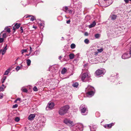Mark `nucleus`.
Returning <instances> with one entry per match:
<instances>
[{"mask_svg": "<svg viewBox=\"0 0 131 131\" xmlns=\"http://www.w3.org/2000/svg\"><path fill=\"white\" fill-rule=\"evenodd\" d=\"M105 72V71L104 69H99L97 70L95 72V74L97 75H99L101 74H104Z\"/></svg>", "mask_w": 131, "mask_h": 131, "instance_id": "20e7f679", "label": "nucleus"}, {"mask_svg": "<svg viewBox=\"0 0 131 131\" xmlns=\"http://www.w3.org/2000/svg\"><path fill=\"white\" fill-rule=\"evenodd\" d=\"M40 26H43V24L42 23H41V24H40Z\"/></svg>", "mask_w": 131, "mask_h": 131, "instance_id": "603ef678", "label": "nucleus"}, {"mask_svg": "<svg viewBox=\"0 0 131 131\" xmlns=\"http://www.w3.org/2000/svg\"><path fill=\"white\" fill-rule=\"evenodd\" d=\"M21 90L24 92H27V90L25 88H22Z\"/></svg>", "mask_w": 131, "mask_h": 131, "instance_id": "a878e982", "label": "nucleus"}, {"mask_svg": "<svg viewBox=\"0 0 131 131\" xmlns=\"http://www.w3.org/2000/svg\"><path fill=\"white\" fill-rule=\"evenodd\" d=\"M100 36V34H97L95 35V37L96 38H99Z\"/></svg>", "mask_w": 131, "mask_h": 131, "instance_id": "b1692460", "label": "nucleus"}, {"mask_svg": "<svg viewBox=\"0 0 131 131\" xmlns=\"http://www.w3.org/2000/svg\"><path fill=\"white\" fill-rule=\"evenodd\" d=\"M129 53H130L129 54L130 55V56H131V48H130V51Z\"/></svg>", "mask_w": 131, "mask_h": 131, "instance_id": "3c124183", "label": "nucleus"}, {"mask_svg": "<svg viewBox=\"0 0 131 131\" xmlns=\"http://www.w3.org/2000/svg\"><path fill=\"white\" fill-rule=\"evenodd\" d=\"M126 3H128L129 2V0H124Z\"/></svg>", "mask_w": 131, "mask_h": 131, "instance_id": "79ce46f5", "label": "nucleus"}, {"mask_svg": "<svg viewBox=\"0 0 131 131\" xmlns=\"http://www.w3.org/2000/svg\"><path fill=\"white\" fill-rule=\"evenodd\" d=\"M28 66H29L31 63V61L30 59H28L26 60Z\"/></svg>", "mask_w": 131, "mask_h": 131, "instance_id": "6ab92c4d", "label": "nucleus"}, {"mask_svg": "<svg viewBox=\"0 0 131 131\" xmlns=\"http://www.w3.org/2000/svg\"><path fill=\"white\" fill-rule=\"evenodd\" d=\"M9 71H10V70L9 69H7L5 72L4 75H7L9 73Z\"/></svg>", "mask_w": 131, "mask_h": 131, "instance_id": "4be33fe9", "label": "nucleus"}, {"mask_svg": "<svg viewBox=\"0 0 131 131\" xmlns=\"http://www.w3.org/2000/svg\"><path fill=\"white\" fill-rule=\"evenodd\" d=\"M70 22V20H69L67 21V23L68 24H69Z\"/></svg>", "mask_w": 131, "mask_h": 131, "instance_id": "37998d69", "label": "nucleus"}, {"mask_svg": "<svg viewBox=\"0 0 131 131\" xmlns=\"http://www.w3.org/2000/svg\"><path fill=\"white\" fill-rule=\"evenodd\" d=\"M4 95L3 93H0V98L1 99H2Z\"/></svg>", "mask_w": 131, "mask_h": 131, "instance_id": "58836bf2", "label": "nucleus"}, {"mask_svg": "<svg viewBox=\"0 0 131 131\" xmlns=\"http://www.w3.org/2000/svg\"><path fill=\"white\" fill-rule=\"evenodd\" d=\"M39 50H37L36 51H35L34 52V54H31V56H33L34 55H37L38 54H39Z\"/></svg>", "mask_w": 131, "mask_h": 131, "instance_id": "4468645a", "label": "nucleus"}, {"mask_svg": "<svg viewBox=\"0 0 131 131\" xmlns=\"http://www.w3.org/2000/svg\"><path fill=\"white\" fill-rule=\"evenodd\" d=\"M63 122L65 124L70 127H72L74 125L73 122L69 119L66 118L64 120Z\"/></svg>", "mask_w": 131, "mask_h": 131, "instance_id": "f03ea898", "label": "nucleus"}, {"mask_svg": "<svg viewBox=\"0 0 131 131\" xmlns=\"http://www.w3.org/2000/svg\"><path fill=\"white\" fill-rule=\"evenodd\" d=\"M87 94L89 95L92 96L94 94V92L93 91H88Z\"/></svg>", "mask_w": 131, "mask_h": 131, "instance_id": "ddd939ff", "label": "nucleus"}, {"mask_svg": "<svg viewBox=\"0 0 131 131\" xmlns=\"http://www.w3.org/2000/svg\"><path fill=\"white\" fill-rule=\"evenodd\" d=\"M31 17L30 18V20L32 21H33L35 19V17L34 16L31 15Z\"/></svg>", "mask_w": 131, "mask_h": 131, "instance_id": "c85d7f7f", "label": "nucleus"}, {"mask_svg": "<svg viewBox=\"0 0 131 131\" xmlns=\"http://www.w3.org/2000/svg\"><path fill=\"white\" fill-rule=\"evenodd\" d=\"M33 27L34 28H35V29H36L37 28V27H35V26H33Z\"/></svg>", "mask_w": 131, "mask_h": 131, "instance_id": "5fc2aeb1", "label": "nucleus"}, {"mask_svg": "<svg viewBox=\"0 0 131 131\" xmlns=\"http://www.w3.org/2000/svg\"><path fill=\"white\" fill-rule=\"evenodd\" d=\"M84 42L85 43L88 44L89 43V40L88 39H86L84 40Z\"/></svg>", "mask_w": 131, "mask_h": 131, "instance_id": "bb28decb", "label": "nucleus"}, {"mask_svg": "<svg viewBox=\"0 0 131 131\" xmlns=\"http://www.w3.org/2000/svg\"><path fill=\"white\" fill-rule=\"evenodd\" d=\"M90 77L88 73H85L82 75L81 79L83 81H85L88 80V78Z\"/></svg>", "mask_w": 131, "mask_h": 131, "instance_id": "7ed1b4c3", "label": "nucleus"}, {"mask_svg": "<svg viewBox=\"0 0 131 131\" xmlns=\"http://www.w3.org/2000/svg\"><path fill=\"white\" fill-rule=\"evenodd\" d=\"M14 26L16 29H18L20 25L19 24H18L17 23H16L15 24Z\"/></svg>", "mask_w": 131, "mask_h": 131, "instance_id": "5701e85b", "label": "nucleus"}, {"mask_svg": "<svg viewBox=\"0 0 131 131\" xmlns=\"http://www.w3.org/2000/svg\"><path fill=\"white\" fill-rule=\"evenodd\" d=\"M91 131H95V126H90Z\"/></svg>", "mask_w": 131, "mask_h": 131, "instance_id": "f8f14e48", "label": "nucleus"}, {"mask_svg": "<svg viewBox=\"0 0 131 131\" xmlns=\"http://www.w3.org/2000/svg\"><path fill=\"white\" fill-rule=\"evenodd\" d=\"M21 102V99L20 98H18L14 102L15 103H20Z\"/></svg>", "mask_w": 131, "mask_h": 131, "instance_id": "9d476101", "label": "nucleus"}, {"mask_svg": "<svg viewBox=\"0 0 131 131\" xmlns=\"http://www.w3.org/2000/svg\"><path fill=\"white\" fill-rule=\"evenodd\" d=\"M30 53H29V54H26V56H29V55H30Z\"/></svg>", "mask_w": 131, "mask_h": 131, "instance_id": "6e6d98bb", "label": "nucleus"}, {"mask_svg": "<svg viewBox=\"0 0 131 131\" xmlns=\"http://www.w3.org/2000/svg\"><path fill=\"white\" fill-rule=\"evenodd\" d=\"M84 35L85 36H88V33L87 32H85L84 33Z\"/></svg>", "mask_w": 131, "mask_h": 131, "instance_id": "c03bdc74", "label": "nucleus"}, {"mask_svg": "<svg viewBox=\"0 0 131 131\" xmlns=\"http://www.w3.org/2000/svg\"><path fill=\"white\" fill-rule=\"evenodd\" d=\"M104 127L105 128H107V125H105L104 126Z\"/></svg>", "mask_w": 131, "mask_h": 131, "instance_id": "8fccbe9b", "label": "nucleus"}, {"mask_svg": "<svg viewBox=\"0 0 131 131\" xmlns=\"http://www.w3.org/2000/svg\"><path fill=\"white\" fill-rule=\"evenodd\" d=\"M67 70L66 69L64 68L62 70L61 73L63 74H64L67 71Z\"/></svg>", "mask_w": 131, "mask_h": 131, "instance_id": "f3484780", "label": "nucleus"}, {"mask_svg": "<svg viewBox=\"0 0 131 131\" xmlns=\"http://www.w3.org/2000/svg\"><path fill=\"white\" fill-rule=\"evenodd\" d=\"M31 15H27L26 16H25V17H26V18H27L28 17H31Z\"/></svg>", "mask_w": 131, "mask_h": 131, "instance_id": "a19ab883", "label": "nucleus"}, {"mask_svg": "<svg viewBox=\"0 0 131 131\" xmlns=\"http://www.w3.org/2000/svg\"><path fill=\"white\" fill-rule=\"evenodd\" d=\"M33 90L35 91H37L38 90L36 86H34L33 88Z\"/></svg>", "mask_w": 131, "mask_h": 131, "instance_id": "72a5a7b5", "label": "nucleus"}, {"mask_svg": "<svg viewBox=\"0 0 131 131\" xmlns=\"http://www.w3.org/2000/svg\"><path fill=\"white\" fill-rule=\"evenodd\" d=\"M81 110V112L82 114L85 113H87L88 111L87 107H83Z\"/></svg>", "mask_w": 131, "mask_h": 131, "instance_id": "6e6552de", "label": "nucleus"}, {"mask_svg": "<svg viewBox=\"0 0 131 131\" xmlns=\"http://www.w3.org/2000/svg\"><path fill=\"white\" fill-rule=\"evenodd\" d=\"M20 30L21 31V33H22L23 32V29L22 28V27H21L20 28Z\"/></svg>", "mask_w": 131, "mask_h": 131, "instance_id": "de8ad7c7", "label": "nucleus"}, {"mask_svg": "<svg viewBox=\"0 0 131 131\" xmlns=\"http://www.w3.org/2000/svg\"><path fill=\"white\" fill-rule=\"evenodd\" d=\"M30 50H29V53L30 54L32 51V48L31 47V46H29ZM33 49V48H32Z\"/></svg>", "mask_w": 131, "mask_h": 131, "instance_id": "7c9ffc66", "label": "nucleus"}, {"mask_svg": "<svg viewBox=\"0 0 131 131\" xmlns=\"http://www.w3.org/2000/svg\"><path fill=\"white\" fill-rule=\"evenodd\" d=\"M68 8L67 7H64L63 8V10H64V9L65 10V12H66V11L68 10Z\"/></svg>", "mask_w": 131, "mask_h": 131, "instance_id": "2f4dec72", "label": "nucleus"}, {"mask_svg": "<svg viewBox=\"0 0 131 131\" xmlns=\"http://www.w3.org/2000/svg\"><path fill=\"white\" fill-rule=\"evenodd\" d=\"M6 31L7 32L9 33H10V28H7L6 29Z\"/></svg>", "mask_w": 131, "mask_h": 131, "instance_id": "473e14b6", "label": "nucleus"}, {"mask_svg": "<svg viewBox=\"0 0 131 131\" xmlns=\"http://www.w3.org/2000/svg\"><path fill=\"white\" fill-rule=\"evenodd\" d=\"M5 88V87L4 85L3 84L2 86L0 87V91H3L4 89Z\"/></svg>", "mask_w": 131, "mask_h": 131, "instance_id": "dca6fc26", "label": "nucleus"}, {"mask_svg": "<svg viewBox=\"0 0 131 131\" xmlns=\"http://www.w3.org/2000/svg\"><path fill=\"white\" fill-rule=\"evenodd\" d=\"M78 85L79 84L78 83L75 82L73 83L72 85L74 87L77 88L78 86Z\"/></svg>", "mask_w": 131, "mask_h": 131, "instance_id": "a211bd4d", "label": "nucleus"}, {"mask_svg": "<svg viewBox=\"0 0 131 131\" xmlns=\"http://www.w3.org/2000/svg\"><path fill=\"white\" fill-rule=\"evenodd\" d=\"M116 16L115 15H113L111 17V18L112 19L114 20L116 18Z\"/></svg>", "mask_w": 131, "mask_h": 131, "instance_id": "412c9836", "label": "nucleus"}, {"mask_svg": "<svg viewBox=\"0 0 131 131\" xmlns=\"http://www.w3.org/2000/svg\"><path fill=\"white\" fill-rule=\"evenodd\" d=\"M94 88L93 87L90 86L88 85L86 89V91L87 92L93 91Z\"/></svg>", "mask_w": 131, "mask_h": 131, "instance_id": "0eeeda50", "label": "nucleus"}, {"mask_svg": "<svg viewBox=\"0 0 131 131\" xmlns=\"http://www.w3.org/2000/svg\"><path fill=\"white\" fill-rule=\"evenodd\" d=\"M69 108V106L66 105L61 107L59 111V113L61 115H64L67 112Z\"/></svg>", "mask_w": 131, "mask_h": 131, "instance_id": "f257e3e1", "label": "nucleus"}, {"mask_svg": "<svg viewBox=\"0 0 131 131\" xmlns=\"http://www.w3.org/2000/svg\"><path fill=\"white\" fill-rule=\"evenodd\" d=\"M97 50L98 52H101L103 51V49L102 48H101L100 49H98Z\"/></svg>", "mask_w": 131, "mask_h": 131, "instance_id": "c756f323", "label": "nucleus"}, {"mask_svg": "<svg viewBox=\"0 0 131 131\" xmlns=\"http://www.w3.org/2000/svg\"><path fill=\"white\" fill-rule=\"evenodd\" d=\"M16 28L14 26L13 27V30H16Z\"/></svg>", "mask_w": 131, "mask_h": 131, "instance_id": "09e8293b", "label": "nucleus"}, {"mask_svg": "<svg viewBox=\"0 0 131 131\" xmlns=\"http://www.w3.org/2000/svg\"><path fill=\"white\" fill-rule=\"evenodd\" d=\"M48 106L46 107V109L47 110H51L54 107V103H50L48 104Z\"/></svg>", "mask_w": 131, "mask_h": 131, "instance_id": "39448f33", "label": "nucleus"}, {"mask_svg": "<svg viewBox=\"0 0 131 131\" xmlns=\"http://www.w3.org/2000/svg\"><path fill=\"white\" fill-rule=\"evenodd\" d=\"M96 24L95 21H94L93 22L92 24H91L90 25H89V28H91L94 27L96 25Z\"/></svg>", "mask_w": 131, "mask_h": 131, "instance_id": "9b49d317", "label": "nucleus"}, {"mask_svg": "<svg viewBox=\"0 0 131 131\" xmlns=\"http://www.w3.org/2000/svg\"><path fill=\"white\" fill-rule=\"evenodd\" d=\"M4 39L3 38H0V43H2L3 42Z\"/></svg>", "mask_w": 131, "mask_h": 131, "instance_id": "ea45409f", "label": "nucleus"}, {"mask_svg": "<svg viewBox=\"0 0 131 131\" xmlns=\"http://www.w3.org/2000/svg\"><path fill=\"white\" fill-rule=\"evenodd\" d=\"M15 121L16 122H18L19 120V118L18 117H16L15 118Z\"/></svg>", "mask_w": 131, "mask_h": 131, "instance_id": "e433bc0d", "label": "nucleus"}, {"mask_svg": "<svg viewBox=\"0 0 131 131\" xmlns=\"http://www.w3.org/2000/svg\"><path fill=\"white\" fill-rule=\"evenodd\" d=\"M20 67H18H18H17L16 68V70L17 71H18L20 69Z\"/></svg>", "mask_w": 131, "mask_h": 131, "instance_id": "4c0bfd02", "label": "nucleus"}, {"mask_svg": "<svg viewBox=\"0 0 131 131\" xmlns=\"http://www.w3.org/2000/svg\"><path fill=\"white\" fill-rule=\"evenodd\" d=\"M79 125H80L81 127H82V125H81V124H80L79 125H78V126H79Z\"/></svg>", "mask_w": 131, "mask_h": 131, "instance_id": "4d7b16f0", "label": "nucleus"}, {"mask_svg": "<svg viewBox=\"0 0 131 131\" xmlns=\"http://www.w3.org/2000/svg\"><path fill=\"white\" fill-rule=\"evenodd\" d=\"M75 47V45L74 43H72L71 45V49H73Z\"/></svg>", "mask_w": 131, "mask_h": 131, "instance_id": "393cba45", "label": "nucleus"}, {"mask_svg": "<svg viewBox=\"0 0 131 131\" xmlns=\"http://www.w3.org/2000/svg\"><path fill=\"white\" fill-rule=\"evenodd\" d=\"M62 57L60 56V57H59V59L60 60V59H61V58Z\"/></svg>", "mask_w": 131, "mask_h": 131, "instance_id": "864d4df0", "label": "nucleus"}, {"mask_svg": "<svg viewBox=\"0 0 131 131\" xmlns=\"http://www.w3.org/2000/svg\"><path fill=\"white\" fill-rule=\"evenodd\" d=\"M114 124L113 123H112L111 124H107V128H110L112 126L114 125Z\"/></svg>", "mask_w": 131, "mask_h": 131, "instance_id": "aec40b11", "label": "nucleus"}, {"mask_svg": "<svg viewBox=\"0 0 131 131\" xmlns=\"http://www.w3.org/2000/svg\"><path fill=\"white\" fill-rule=\"evenodd\" d=\"M18 106V105L17 104H15L13 106V108H15L17 107Z\"/></svg>", "mask_w": 131, "mask_h": 131, "instance_id": "c9c22d12", "label": "nucleus"}, {"mask_svg": "<svg viewBox=\"0 0 131 131\" xmlns=\"http://www.w3.org/2000/svg\"><path fill=\"white\" fill-rule=\"evenodd\" d=\"M6 78V77H5V78H4V79H3V81L2 82V83H3L5 81Z\"/></svg>", "mask_w": 131, "mask_h": 131, "instance_id": "49530a36", "label": "nucleus"}, {"mask_svg": "<svg viewBox=\"0 0 131 131\" xmlns=\"http://www.w3.org/2000/svg\"><path fill=\"white\" fill-rule=\"evenodd\" d=\"M2 37L3 38H6L7 37V35H6V33L4 34L3 35Z\"/></svg>", "mask_w": 131, "mask_h": 131, "instance_id": "f704fd0d", "label": "nucleus"}, {"mask_svg": "<svg viewBox=\"0 0 131 131\" xmlns=\"http://www.w3.org/2000/svg\"><path fill=\"white\" fill-rule=\"evenodd\" d=\"M129 1H131V0H129Z\"/></svg>", "mask_w": 131, "mask_h": 131, "instance_id": "13d9d810", "label": "nucleus"}, {"mask_svg": "<svg viewBox=\"0 0 131 131\" xmlns=\"http://www.w3.org/2000/svg\"><path fill=\"white\" fill-rule=\"evenodd\" d=\"M69 57L70 59H72L74 58V54L73 53H71L69 54Z\"/></svg>", "mask_w": 131, "mask_h": 131, "instance_id": "2eb2a0df", "label": "nucleus"}, {"mask_svg": "<svg viewBox=\"0 0 131 131\" xmlns=\"http://www.w3.org/2000/svg\"><path fill=\"white\" fill-rule=\"evenodd\" d=\"M35 116V114H31L29 116L28 119L29 120H32L34 119Z\"/></svg>", "mask_w": 131, "mask_h": 131, "instance_id": "1a4fd4ad", "label": "nucleus"}, {"mask_svg": "<svg viewBox=\"0 0 131 131\" xmlns=\"http://www.w3.org/2000/svg\"><path fill=\"white\" fill-rule=\"evenodd\" d=\"M130 57L128 53H126L124 54L122 56V58L123 59H126Z\"/></svg>", "mask_w": 131, "mask_h": 131, "instance_id": "423d86ee", "label": "nucleus"}, {"mask_svg": "<svg viewBox=\"0 0 131 131\" xmlns=\"http://www.w3.org/2000/svg\"><path fill=\"white\" fill-rule=\"evenodd\" d=\"M27 49H23L21 51V53L22 54H23L25 52H27Z\"/></svg>", "mask_w": 131, "mask_h": 131, "instance_id": "cd10ccee", "label": "nucleus"}, {"mask_svg": "<svg viewBox=\"0 0 131 131\" xmlns=\"http://www.w3.org/2000/svg\"><path fill=\"white\" fill-rule=\"evenodd\" d=\"M98 52H94V54L95 55H97L98 53Z\"/></svg>", "mask_w": 131, "mask_h": 131, "instance_id": "a18cd8bd", "label": "nucleus"}]
</instances>
